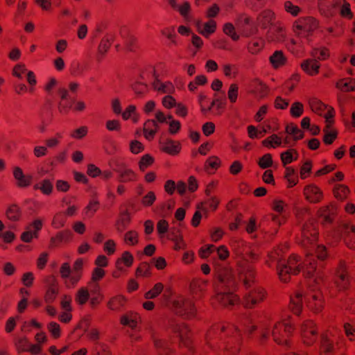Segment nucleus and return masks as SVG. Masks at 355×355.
<instances>
[{
    "label": "nucleus",
    "mask_w": 355,
    "mask_h": 355,
    "mask_svg": "<svg viewBox=\"0 0 355 355\" xmlns=\"http://www.w3.org/2000/svg\"><path fill=\"white\" fill-rule=\"evenodd\" d=\"M214 287L215 291H232L235 288V280L232 271L225 267H218L214 271Z\"/></svg>",
    "instance_id": "f257e3e1"
},
{
    "label": "nucleus",
    "mask_w": 355,
    "mask_h": 355,
    "mask_svg": "<svg viewBox=\"0 0 355 355\" xmlns=\"http://www.w3.org/2000/svg\"><path fill=\"white\" fill-rule=\"evenodd\" d=\"M105 275V271L101 268L96 267L92 273L91 280L88 282V287L92 293H97L96 297L89 299V305L92 309H96L103 301L105 296L101 291L98 282L101 280Z\"/></svg>",
    "instance_id": "f03ea898"
},
{
    "label": "nucleus",
    "mask_w": 355,
    "mask_h": 355,
    "mask_svg": "<svg viewBox=\"0 0 355 355\" xmlns=\"http://www.w3.org/2000/svg\"><path fill=\"white\" fill-rule=\"evenodd\" d=\"M169 329L173 334L179 338L180 347H184L191 352H194L192 333L186 323L170 321Z\"/></svg>",
    "instance_id": "7ed1b4c3"
},
{
    "label": "nucleus",
    "mask_w": 355,
    "mask_h": 355,
    "mask_svg": "<svg viewBox=\"0 0 355 355\" xmlns=\"http://www.w3.org/2000/svg\"><path fill=\"white\" fill-rule=\"evenodd\" d=\"M172 306L177 315L187 319L193 318L196 315L197 310L191 300L178 297L173 302Z\"/></svg>",
    "instance_id": "20e7f679"
},
{
    "label": "nucleus",
    "mask_w": 355,
    "mask_h": 355,
    "mask_svg": "<svg viewBox=\"0 0 355 355\" xmlns=\"http://www.w3.org/2000/svg\"><path fill=\"white\" fill-rule=\"evenodd\" d=\"M294 327L292 324L284 322H277L272 332L273 340L278 345H288Z\"/></svg>",
    "instance_id": "39448f33"
},
{
    "label": "nucleus",
    "mask_w": 355,
    "mask_h": 355,
    "mask_svg": "<svg viewBox=\"0 0 355 355\" xmlns=\"http://www.w3.org/2000/svg\"><path fill=\"white\" fill-rule=\"evenodd\" d=\"M334 283L338 291H345L350 285V277L345 261L340 260L335 269Z\"/></svg>",
    "instance_id": "423d86ee"
},
{
    "label": "nucleus",
    "mask_w": 355,
    "mask_h": 355,
    "mask_svg": "<svg viewBox=\"0 0 355 355\" xmlns=\"http://www.w3.org/2000/svg\"><path fill=\"white\" fill-rule=\"evenodd\" d=\"M267 296L268 293L266 289L261 286H257L250 291L243 297L242 304L246 309H253L257 304L263 302Z\"/></svg>",
    "instance_id": "0eeeda50"
},
{
    "label": "nucleus",
    "mask_w": 355,
    "mask_h": 355,
    "mask_svg": "<svg viewBox=\"0 0 355 355\" xmlns=\"http://www.w3.org/2000/svg\"><path fill=\"white\" fill-rule=\"evenodd\" d=\"M345 243L350 249H355V225L349 221L340 222L336 230Z\"/></svg>",
    "instance_id": "6e6552de"
},
{
    "label": "nucleus",
    "mask_w": 355,
    "mask_h": 355,
    "mask_svg": "<svg viewBox=\"0 0 355 355\" xmlns=\"http://www.w3.org/2000/svg\"><path fill=\"white\" fill-rule=\"evenodd\" d=\"M301 334L303 343L308 346L312 345L318 337V328L315 323L311 320L304 321L301 326Z\"/></svg>",
    "instance_id": "1a4fd4ad"
},
{
    "label": "nucleus",
    "mask_w": 355,
    "mask_h": 355,
    "mask_svg": "<svg viewBox=\"0 0 355 355\" xmlns=\"http://www.w3.org/2000/svg\"><path fill=\"white\" fill-rule=\"evenodd\" d=\"M216 294L213 297V300L225 308H232L239 302V297L234 294L232 291H216Z\"/></svg>",
    "instance_id": "9d476101"
},
{
    "label": "nucleus",
    "mask_w": 355,
    "mask_h": 355,
    "mask_svg": "<svg viewBox=\"0 0 355 355\" xmlns=\"http://www.w3.org/2000/svg\"><path fill=\"white\" fill-rule=\"evenodd\" d=\"M46 289L44 296V302L48 304H52L57 298L59 294V284L57 279L50 275L46 278Z\"/></svg>",
    "instance_id": "9b49d317"
},
{
    "label": "nucleus",
    "mask_w": 355,
    "mask_h": 355,
    "mask_svg": "<svg viewBox=\"0 0 355 355\" xmlns=\"http://www.w3.org/2000/svg\"><path fill=\"white\" fill-rule=\"evenodd\" d=\"M241 345L242 338L240 336H236L230 338L220 349L223 355H238L240 353Z\"/></svg>",
    "instance_id": "f8f14e48"
},
{
    "label": "nucleus",
    "mask_w": 355,
    "mask_h": 355,
    "mask_svg": "<svg viewBox=\"0 0 355 355\" xmlns=\"http://www.w3.org/2000/svg\"><path fill=\"white\" fill-rule=\"evenodd\" d=\"M318 231L313 223H305L302 230L301 243L303 246L308 247L309 245L317 241Z\"/></svg>",
    "instance_id": "ddd939ff"
},
{
    "label": "nucleus",
    "mask_w": 355,
    "mask_h": 355,
    "mask_svg": "<svg viewBox=\"0 0 355 355\" xmlns=\"http://www.w3.org/2000/svg\"><path fill=\"white\" fill-rule=\"evenodd\" d=\"M341 0H318V8L321 15L331 17L336 15Z\"/></svg>",
    "instance_id": "4468645a"
},
{
    "label": "nucleus",
    "mask_w": 355,
    "mask_h": 355,
    "mask_svg": "<svg viewBox=\"0 0 355 355\" xmlns=\"http://www.w3.org/2000/svg\"><path fill=\"white\" fill-rule=\"evenodd\" d=\"M338 214V208L334 202L321 207L318 211V215L321 218L322 224H331Z\"/></svg>",
    "instance_id": "2eb2a0df"
},
{
    "label": "nucleus",
    "mask_w": 355,
    "mask_h": 355,
    "mask_svg": "<svg viewBox=\"0 0 355 355\" xmlns=\"http://www.w3.org/2000/svg\"><path fill=\"white\" fill-rule=\"evenodd\" d=\"M304 195L310 203H319L323 199L322 191L315 184H309L304 187Z\"/></svg>",
    "instance_id": "dca6fc26"
},
{
    "label": "nucleus",
    "mask_w": 355,
    "mask_h": 355,
    "mask_svg": "<svg viewBox=\"0 0 355 355\" xmlns=\"http://www.w3.org/2000/svg\"><path fill=\"white\" fill-rule=\"evenodd\" d=\"M308 308L315 313H320L324 308V300L321 293H313L305 297Z\"/></svg>",
    "instance_id": "f3484780"
},
{
    "label": "nucleus",
    "mask_w": 355,
    "mask_h": 355,
    "mask_svg": "<svg viewBox=\"0 0 355 355\" xmlns=\"http://www.w3.org/2000/svg\"><path fill=\"white\" fill-rule=\"evenodd\" d=\"M13 176L17 181L16 184L18 187H28L32 183V175H24L22 169L19 166H15L13 168Z\"/></svg>",
    "instance_id": "a211bd4d"
},
{
    "label": "nucleus",
    "mask_w": 355,
    "mask_h": 355,
    "mask_svg": "<svg viewBox=\"0 0 355 355\" xmlns=\"http://www.w3.org/2000/svg\"><path fill=\"white\" fill-rule=\"evenodd\" d=\"M181 148V144L179 141L168 139L164 142L160 143L159 146L161 151L171 155H177L180 152Z\"/></svg>",
    "instance_id": "6ab92c4d"
},
{
    "label": "nucleus",
    "mask_w": 355,
    "mask_h": 355,
    "mask_svg": "<svg viewBox=\"0 0 355 355\" xmlns=\"http://www.w3.org/2000/svg\"><path fill=\"white\" fill-rule=\"evenodd\" d=\"M304 295L302 291H296L293 295L291 296L290 304H289V309L294 314L299 315L303 307L302 304V297Z\"/></svg>",
    "instance_id": "aec40b11"
},
{
    "label": "nucleus",
    "mask_w": 355,
    "mask_h": 355,
    "mask_svg": "<svg viewBox=\"0 0 355 355\" xmlns=\"http://www.w3.org/2000/svg\"><path fill=\"white\" fill-rule=\"evenodd\" d=\"M127 303V298L122 295L112 297L107 302V307L113 311L121 312Z\"/></svg>",
    "instance_id": "412c9836"
},
{
    "label": "nucleus",
    "mask_w": 355,
    "mask_h": 355,
    "mask_svg": "<svg viewBox=\"0 0 355 355\" xmlns=\"http://www.w3.org/2000/svg\"><path fill=\"white\" fill-rule=\"evenodd\" d=\"M73 237V234L69 230H64L58 232L54 236L51 238L50 247L55 248L59 246L62 243L69 242Z\"/></svg>",
    "instance_id": "4be33fe9"
},
{
    "label": "nucleus",
    "mask_w": 355,
    "mask_h": 355,
    "mask_svg": "<svg viewBox=\"0 0 355 355\" xmlns=\"http://www.w3.org/2000/svg\"><path fill=\"white\" fill-rule=\"evenodd\" d=\"M320 350L325 355L334 352V340L328 332L322 333L320 336Z\"/></svg>",
    "instance_id": "5701e85b"
},
{
    "label": "nucleus",
    "mask_w": 355,
    "mask_h": 355,
    "mask_svg": "<svg viewBox=\"0 0 355 355\" xmlns=\"http://www.w3.org/2000/svg\"><path fill=\"white\" fill-rule=\"evenodd\" d=\"M320 64L315 59H306L301 63L302 69L308 75L313 76L319 73Z\"/></svg>",
    "instance_id": "b1692460"
},
{
    "label": "nucleus",
    "mask_w": 355,
    "mask_h": 355,
    "mask_svg": "<svg viewBox=\"0 0 355 355\" xmlns=\"http://www.w3.org/2000/svg\"><path fill=\"white\" fill-rule=\"evenodd\" d=\"M130 222V214L128 210H125L120 213L119 218L115 223V227L119 232H123L128 228Z\"/></svg>",
    "instance_id": "393cba45"
},
{
    "label": "nucleus",
    "mask_w": 355,
    "mask_h": 355,
    "mask_svg": "<svg viewBox=\"0 0 355 355\" xmlns=\"http://www.w3.org/2000/svg\"><path fill=\"white\" fill-rule=\"evenodd\" d=\"M286 37L285 28L280 25L273 26L268 33V38L271 41L281 42Z\"/></svg>",
    "instance_id": "a878e982"
},
{
    "label": "nucleus",
    "mask_w": 355,
    "mask_h": 355,
    "mask_svg": "<svg viewBox=\"0 0 355 355\" xmlns=\"http://www.w3.org/2000/svg\"><path fill=\"white\" fill-rule=\"evenodd\" d=\"M284 257V252L282 248H277L273 249L271 252L268 253V260H266V263L269 266L271 267L274 262H277V265L280 263H283L285 262L283 261V258Z\"/></svg>",
    "instance_id": "bb28decb"
},
{
    "label": "nucleus",
    "mask_w": 355,
    "mask_h": 355,
    "mask_svg": "<svg viewBox=\"0 0 355 355\" xmlns=\"http://www.w3.org/2000/svg\"><path fill=\"white\" fill-rule=\"evenodd\" d=\"M256 271L252 266H248L240 273V279L243 281L245 287H250L254 283Z\"/></svg>",
    "instance_id": "cd10ccee"
},
{
    "label": "nucleus",
    "mask_w": 355,
    "mask_h": 355,
    "mask_svg": "<svg viewBox=\"0 0 355 355\" xmlns=\"http://www.w3.org/2000/svg\"><path fill=\"white\" fill-rule=\"evenodd\" d=\"M275 19V14L270 10L262 11L257 17L259 24L262 28H267L271 25Z\"/></svg>",
    "instance_id": "c85d7f7f"
},
{
    "label": "nucleus",
    "mask_w": 355,
    "mask_h": 355,
    "mask_svg": "<svg viewBox=\"0 0 355 355\" xmlns=\"http://www.w3.org/2000/svg\"><path fill=\"white\" fill-rule=\"evenodd\" d=\"M6 218L12 222L19 221L22 216V211L17 204L10 205L6 210Z\"/></svg>",
    "instance_id": "c756f323"
},
{
    "label": "nucleus",
    "mask_w": 355,
    "mask_h": 355,
    "mask_svg": "<svg viewBox=\"0 0 355 355\" xmlns=\"http://www.w3.org/2000/svg\"><path fill=\"white\" fill-rule=\"evenodd\" d=\"M159 129V125L155 120H148L144 125V135L146 139L152 140Z\"/></svg>",
    "instance_id": "7c9ffc66"
},
{
    "label": "nucleus",
    "mask_w": 355,
    "mask_h": 355,
    "mask_svg": "<svg viewBox=\"0 0 355 355\" xmlns=\"http://www.w3.org/2000/svg\"><path fill=\"white\" fill-rule=\"evenodd\" d=\"M114 41V37L111 35H105L101 40V42L98 45V60H101L103 55L107 52L109 49L110 48L112 42Z\"/></svg>",
    "instance_id": "2f4dec72"
},
{
    "label": "nucleus",
    "mask_w": 355,
    "mask_h": 355,
    "mask_svg": "<svg viewBox=\"0 0 355 355\" xmlns=\"http://www.w3.org/2000/svg\"><path fill=\"white\" fill-rule=\"evenodd\" d=\"M318 22L313 17H307L303 21L297 22L295 28L297 30L313 31L318 28Z\"/></svg>",
    "instance_id": "473e14b6"
},
{
    "label": "nucleus",
    "mask_w": 355,
    "mask_h": 355,
    "mask_svg": "<svg viewBox=\"0 0 355 355\" xmlns=\"http://www.w3.org/2000/svg\"><path fill=\"white\" fill-rule=\"evenodd\" d=\"M300 257L295 254L288 257L286 266L292 272V275H296L301 271L302 267L300 265Z\"/></svg>",
    "instance_id": "72a5a7b5"
},
{
    "label": "nucleus",
    "mask_w": 355,
    "mask_h": 355,
    "mask_svg": "<svg viewBox=\"0 0 355 355\" xmlns=\"http://www.w3.org/2000/svg\"><path fill=\"white\" fill-rule=\"evenodd\" d=\"M169 239L174 242V250L178 251L180 250H184L187 248V244L184 241L183 236L179 230L175 232H171L169 234Z\"/></svg>",
    "instance_id": "f704fd0d"
},
{
    "label": "nucleus",
    "mask_w": 355,
    "mask_h": 355,
    "mask_svg": "<svg viewBox=\"0 0 355 355\" xmlns=\"http://www.w3.org/2000/svg\"><path fill=\"white\" fill-rule=\"evenodd\" d=\"M336 88L343 92L355 91V78H342L336 84Z\"/></svg>",
    "instance_id": "c9c22d12"
},
{
    "label": "nucleus",
    "mask_w": 355,
    "mask_h": 355,
    "mask_svg": "<svg viewBox=\"0 0 355 355\" xmlns=\"http://www.w3.org/2000/svg\"><path fill=\"white\" fill-rule=\"evenodd\" d=\"M33 189L40 190L44 195L50 196L53 192V185L50 180L44 179L34 184Z\"/></svg>",
    "instance_id": "e433bc0d"
},
{
    "label": "nucleus",
    "mask_w": 355,
    "mask_h": 355,
    "mask_svg": "<svg viewBox=\"0 0 355 355\" xmlns=\"http://www.w3.org/2000/svg\"><path fill=\"white\" fill-rule=\"evenodd\" d=\"M304 264L305 266L303 268L304 276L306 278L313 277L316 270V261L314 259H312L311 257H307Z\"/></svg>",
    "instance_id": "4c0bfd02"
},
{
    "label": "nucleus",
    "mask_w": 355,
    "mask_h": 355,
    "mask_svg": "<svg viewBox=\"0 0 355 355\" xmlns=\"http://www.w3.org/2000/svg\"><path fill=\"white\" fill-rule=\"evenodd\" d=\"M152 268L147 262H141L139 263L135 270V277L137 278L143 277L148 278L152 276Z\"/></svg>",
    "instance_id": "58836bf2"
},
{
    "label": "nucleus",
    "mask_w": 355,
    "mask_h": 355,
    "mask_svg": "<svg viewBox=\"0 0 355 355\" xmlns=\"http://www.w3.org/2000/svg\"><path fill=\"white\" fill-rule=\"evenodd\" d=\"M270 62L275 69L284 65L286 62V58L284 56L283 51H276L269 58Z\"/></svg>",
    "instance_id": "ea45409f"
},
{
    "label": "nucleus",
    "mask_w": 355,
    "mask_h": 355,
    "mask_svg": "<svg viewBox=\"0 0 355 355\" xmlns=\"http://www.w3.org/2000/svg\"><path fill=\"white\" fill-rule=\"evenodd\" d=\"M311 55L317 60H326L330 57V51L325 46L313 48L311 51Z\"/></svg>",
    "instance_id": "a19ab883"
},
{
    "label": "nucleus",
    "mask_w": 355,
    "mask_h": 355,
    "mask_svg": "<svg viewBox=\"0 0 355 355\" xmlns=\"http://www.w3.org/2000/svg\"><path fill=\"white\" fill-rule=\"evenodd\" d=\"M349 192V189L345 184H336L333 189V194L334 197L340 201L345 200Z\"/></svg>",
    "instance_id": "79ce46f5"
},
{
    "label": "nucleus",
    "mask_w": 355,
    "mask_h": 355,
    "mask_svg": "<svg viewBox=\"0 0 355 355\" xmlns=\"http://www.w3.org/2000/svg\"><path fill=\"white\" fill-rule=\"evenodd\" d=\"M134 261V257L132 254L128 252L125 251L123 252L121 257L118 258L116 261L115 266L116 268H121L123 263L126 267H131Z\"/></svg>",
    "instance_id": "37998d69"
},
{
    "label": "nucleus",
    "mask_w": 355,
    "mask_h": 355,
    "mask_svg": "<svg viewBox=\"0 0 355 355\" xmlns=\"http://www.w3.org/2000/svg\"><path fill=\"white\" fill-rule=\"evenodd\" d=\"M89 299V287H81L78 290L75 295V302L80 305H85Z\"/></svg>",
    "instance_id": "c03bdc74"
},
{
    "label": "nucleus",
    "mask_w": 355,
    "mask_h": 355,
    "mask_svg": "<svg viewBox=\"0 0 355 355\" xmlns=\"http://www.w3.org/2000/svg\"><path fill=\"white\" fill-rule=\"evenodd\" d=\"M117 180L119 182H135L137 180V175L131 168H126L120 174H119Z\"/></svg>",
    "instance_id": "a18cd8bd"
},
{
    "label": "nucleus",
    "mask_w": 355,
    "mask_h": 355,
    "mask_svg": "<svg viewBox=\"0 0 355 355\" xmlns=\"http://www.w3.org/2000/svg\"><path fill=\"white\" fill-rule=\"evenodd\" d=\"M264 44L261 38H253L248 44V50L252 54H257L263 49Z\"/></svg>",
    "instance_id": "49530a36"
},
{
    "label": "nucleus",
    "mask_w": 355,
    "mask_h": 355,
    "mask_svg": "<svg viewBox=\"0 0 355 355\" xmlns=\"http://www.w3.org/2000/svg\"><path fill=\"white\" fill-rule=\"evenodd\" d=\"M277 274L281 282L287 283L291 279L292 272L286 266V263L277 265Z\"/></svg>",
    "instance_id": "de8ad7c7"
},
{
    "label": "nucleus",
    "mask_w": 355,
    "mask_h": 355,
    "mask_svg": "<svg viewBox=\"0 0 355 355\" xmlns=\"http://www.w3.org/2000/svg\"><path fill=\"white\" fill-rule=\"evenodd\" d=\"M297 157L298 153L294 148H290L280 155L281 160L284 166L291 163L293 160H296Z\"/></svg>",
    "instance_id": "09e8293b"
},
{
    "label": "nucleus",
    "mask_w": 355,
    "mask_h": 355,
    "mask_svg": "<svg viewBox=\"0 0 355 355\" xmlns=\"http://www.w3.org/2000/svg\"><path fill=\"white\" fill-rule=\"evenodd\" d=\"M285 131L287 134L293 135V140L295 141L302 139L304 137V132L299 129L296 124L293 123L288 124L286 127Z\"/></svg>",
    "instance_id": "8fccbe9b"
},
{
    "label": "nucleus",
    "mask_w": 355,
    "mask_h": 355,
    "mask_svg": "<svg viewBox=\"0 0 355 355\" xmlns=\"http://www.w3.org/2000/svg\"><path fill=\"white\" fill-rule=\"evenodd\" d=\"M252 84L255 92H257L261 97H265L268 95L269 88L261 80L255 78L252 80Z\"/></svg>",
    "instance_id": "3c124183"
},
{
    "label": "nucleus",
    "mask_w": 355,
    "mask_h": 355,
    "mask_svg": "<svg viewBox=\"0 0 355 355\" xmlns=\"http://www.w3.org/2000/svg\"><path fill=\"white\" fill-rule=\"evenodd\" d=\"M262 145L266 148H276L282 144V139L276 134H272L261 141Z\"/></svg>",
    "instance_id": "603ef678"
},
{
    "label": "nucleus",
    "mask_w": 355,
    "mask_h": 355,
    "mask_svg": "<svg viewBox=\"0 0 355 355\" xmlns=\"http://www.w3.org/2000/svg\"><path fill=\"white\" fill-rule=\"evenodd\" d=\"M14 343L19 354L28 351L30 343L27 338H17L14 340Z\"/></svg>",
    "instance_id": "864d4df0"
},
{
    "label": "nucleus",
    "mask_w": 355,
    "mask_h": 355,
    "mask_svg": "<svg viewBox=\"0 0 355 355\" xmlns=\"http://www.w3.org/2000/svg\"><path fill=\"white\" fill-rule=\"evenodd\" d=\"M154 344L159 355H172V351L166 346V343L161 339H155Z\"/></svg>",
    "instance_id": "5fc2aeb1"
},
{
    "label": "nucleus",
    "mask_w": 355,
    "mask_h": 355,
    "mask_svg": "<svg viewBox=\"0 0 355 355\" xmlns=\"http://www.w3.org/2000/svg\"><path fill=\"white\" fill-rule=\"evenodd\" d=\"M164 290V284L161 282H158L154 285V286L148 292L144 294L146 299H154L157 297Z\"/></svg>",
    "instance_id": "6e6d98bb"
},
{
    "label": "nucleus",
    "mask_w": 355,
    "mask_h": 355,
    "mask_svg": "<svg viewBox=\"0 0 355 355\" xmlns=\"http://www.w3.org/2000/svg\"><path fill=\"white\" fill-rule=\"evenodd\" d=\"M216 30V22L213 19H210L204 24V28L202 30H199V33L208 37L209 35L215 33Z\"/></svg>",
    "instance_id": "4d7b16f0"
},
{
    "label": "nucleus",
    "mask_w": 355,
    "mask_h": 355,
    "mask_svg": "<svg viewBox=\"0 0 355 355\" xmlns=\"http://www.w3.org/2000/svg\"><path fill=\"white\" fill-rule=\"evenodd\" d=\"M155 159L149 154L143 155L139 162V168L141 171H145L149 166L153 164Z\"/></svg>",
    "instance_id": "13d9d810"
},
{
    "label": "nucleus",
    "mask_w": 355,
    "mask_h": 355,
    "mask_svg": "<svg viewBox=\"0 0 355 355\" xmlns=\"http://www.w3.org/2000/svg\"><path fill=\"white\" fill-rule=\"evenodd\" d=\"M295 173V171L293 168L291 166L286 167L284 178L288 182V188L293 187L297 183L298 180L297 177H294Z\"/></svg>",
    "instance_id": "bf43d9fd"
},
{
    "label": "nucleus",
    "mask_w": 355,
    "mask_h": 355,
    "mask_svg": "<svg viewBox=\"0 0 355 355\" xmlns=\"http://www.w3.org/2000/svg\"><path fill=\"white\" fill-rule=\"evenodd\" d=\"M67 217L64 212H58L57 213L52 220V225L56 228L59 229L63 227L66 223Z\"/></svg>",
    "instance_id": "052dcab7"
},
{
    "label": "nucleus",
    "mask_w": 355,
    "mask_h": 355,
    "mask_svg": "<svg viewBox=\"0 0 355 355\" xmlns=\"http://www.w3.org/2000/svg\"><path fill=\"white\" fill-rule=\"evenodd\" d=\"M257 164L262 169H266L268 168L269 167H271L273 164L272 155L270 153H266L263 155L259 159Z\"/></svg>",
    "instance_id": "680f3d73"
},
{
    "label": "nucleus",
    "mask_w": 355,
    "mask_h": 355,
    "mask_svg": "<svg viewBox=\"0 0 355 355\" xmlns=\"http://www.w3.org/2000/svg\"><path fill=\"white\" fill-rule=\"evenodd\" d=\"M139 235L135 230L127 232L124 235V241L130 245H135L139 242Z\"/></svg>",
    "instance_id": "e2e57ef3"
},
{
    "label": "nucleus",
    "mask_w": 355,
    "mask_h": 355,
    "mask_svg": "<svg viewBox=\"0 0 355 355\" xmlns=\"http://www.w3.org/2000/svg\"><path fill=\"white\" fill-rule=\"evenodd\" d=\"M204 101H207V97L205 95L200 94L199 95V103L200 105L201 112L206 114L208 112H209L212 107L218 102V99L213 100L207 107L204 105Z\"/></svg>",
    "instance_id": "0e129e2a"
},
{
    "label": "nucleus",
    "mask_w": 355,
    "mask_h": 355,
    "mask_svg": "<svg viewBox=\"0 0 355 355\" xmlns=\"http://www.w3.org/2000/svg\"><path fill=\"white\" fill-rule=\"evenodd\" d=\"M94 355H112L108 347L101 343L94 344Z\"/></svg>",
    "instance_id": "69168bd1"
},
{
    "label": "nucleus",
    "mask_w": 355,
    "mask_h": 355,
    "mask_svg": "<svg viewBox=\"0 0 355 355\" xmlns=\"http://www.w3.org/2000/svg\"><path fill=\"white\" fill-rule=\"evenodd\" d=\"M338 137V131L333 128L330 132H324L322 141L326 145H331Z\"/></svg>",
    "instance_id": "338daca9"
},
{
    "label": "nucleus",
    "mask_w": 355,
    "mask_h": 355,
    "mask_svg": "<svg viewBox=\"0 0 355 355\" xmlns=\"http://www.w3.org/2000/svg\"><path fill=\"white\" fill-rule=\"evenodd\" d=\"M304 112V105L300 102H295L292 104L291 107V114L292 116L297 118L300 117Z\"/></svg>",
    "instance_id": "774afa93"
}]
</instances>
